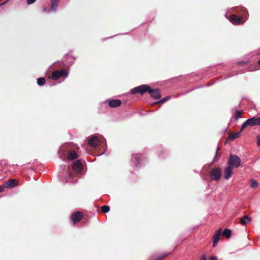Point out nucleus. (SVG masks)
<instances>
[{
    "instance_id": "aec40b11",
    "label": "nucleus",
    "mask_w": 260,
    "mask_h": 260,
    "mask_svg": "<svg viewBox=\"0 0 260 260\" xmlns=\"http://www.w3.org/2000/svg\"><path fill=\"white\" fill-rule=\"evenodd\" d=\"M46 83V79L45 78H39L37 79V84L40 86L44 85Z\"/></svg>"
},
{
    "instance_id": "473e14b6",
    "label": "nucleus",
    "mask_w": 260,
    "mask_h": 260,
    "mask_svg": "<svg viewBox=\"0 0 260 260\" xmlns=\"http://www.w3.org/2000/svg\"><path fill=\"white\" fill-rule=\"evenodd\" d=\"M3 191V187L0 186V192Z\"/></svg>"
},
{
    "instance_id": "dca6fc26",
    "label": "nucleus",
    "mask_w": 260,
    "mask_h": 260,
    "mask_svg": "<svg viewBox=\"0 0 260 260\" xmlns=\"http://www.w3.org/2000/svg\"><path fill=\"white\" fill-rule=\"evenodd\" d=\"M251 220V218L250 217L245 215L240 219V222L241 224L245 225L250 222Z\"/></svg>"
},
{
    "instance_id": "b1692460",
    "label": "nucleus",
    "mask_w": 260,
    "mask_h": 260,
    "mask_svg": "<svg viewBox=\"0 0 260 260\" xmlns=\"http://www.w3.org/2000/svg\"><path fill=\"white\" fill-rule=\"evenodd\" d=\"M170 98H171L170 96H168L166 98H165L159 100V101L156 102V104H163V103H165L166 102H167L168 100H169L170 99Z\"/></svg>"
},
{
    "instance_id": "f03ea898",
    "label": "nucleus",
    "mask_w": 260,
    "mask_h": 260,
    "mask_svg": "<svg viewBox=\"0 0 260 260\" xmlns=\"http://www.w3.org/2000/svg\"><path fill=\"white\" fill-rule=\"evenodd\" d=\"M260 125V117L256 118L253 117L251 118L247 119L241 125L240 132L243 131L247 126H253Z\"/></svg>"
},
{
    "instance_id": "9d476101",
    "label": "nucleus",
    "mask_w": 260,
    "mask_h": 260,
    "mask_svg": "<svg viewBox=\"0 0 260 260\" xmlns=\"http://www.w3.org/2000/svg\"><path fill=\"white\" fill-rule=\"evenodd\" d=\"M88 144L92 147H97L100 144L99 138L96 136L91 137L88 140Z\"/></svg>"
},
{
    "instance_id": "2eb2a0df",
    "label": "nucleus",
    "mask_w": 260,
    "mask_h": 260,
    "mask_svg": "<svg viewBox=\"0 0 260 260\" xmlns=\"http://www.w3.org/2000/svg\"><path fill=\"white\" fill-rule=\"evenodd\" d=\"M133 161L136 167L138 166L141 160V156L139 154H135L132 155V158Z\"/></svg>"
},
{
    "instance_id": "7ed1b4c3",
    "label": "nucleus",
    "mask_w": 260,
    "mask_h": 260,
    "mask_svg": "<svg viewBox=\"0 0 260 260\" xmlns=\"http://www.w3.org/2000/svg\"><path fill=\"white\" fill-rule=\"evenodd\" d=\"M68 71L63 69L61 70H55L52 73V79L56 80L61 77H67L68 76Z\"/></svg>"
},
{
    "instance_id": "393cba45",
    "label": "nucleus",
    "mask_w": 260,
    "mask_h": 260,
    "mask_svg": "<svg viewBox=\"0 0 260 260\" xmlns=\"http://www.w3.org/2000/svg\"><path fill=\"white\" fill-rule=\"evenodd\" d=\"M169 253L165 254L157 257L155 260H162L168 255Z\"/></svg>"
},
{
    "instance_id": "c85d7f7f",
    "label": "nucleus",
    "mask_w": 260,
    "mask_h": 260,
    "mask_svg": "<svg viewBox=\"0 0 260 260\" xmlns=\"http://www.w3.org/2000/svg\"><path fill=\"white\" fill-rule=\"evenodd\" d=\"M256 138L257 140V145L260 146V136H257Z\"/></svg>"
},
{
    "instance_id": "9b49d317",
    "label": "nucleus",
    "mask_w": 260,
    "mask_h": 260,
    "mask_svg": "<svg viewBox=\"0 0 260 260\" xmlns=\"http://www.w3.org/2000/svg\"><path fill=\"white\" fill-rule=\"evenodd\" d=\"M72 168L77 173H80L82 169V165L80 160H77L75 161L73 164Z\"/></svg>"
},
{
    "instance_id": "412c9836",
    "label": "nucleus",
    "mask_w": 260,
    "mask_h": 260,
    "mask_svg": "<svg viewBox=\"0 0 260 260\" xmlns=\"http://www.w3.org/2000/svg\"><path fill=\"white\" fill-rule=\"evenodd\" d=\"M250 186L252 188H256L258 186V183L254 179H252L250 181Z\"/></svg>"
},
{
    "instance_id": "bb28decb",
    "label": "nucleus",
    "mask_w": 260,
    "mask_h": 260,
    "mask_svg": "<svg viewBox=\"0 0 260 260\" xmlns=\"http://www.w3.org/2000/svg\"><path fill=\"white\" fill-rule=\"evenodd\" d=\"M72 177V174L71 173H69L67 177L66 178V182H68V179H69Z\"/></svg>"
},
{
    "instance_id": "20e7f679",
    "label": "nucleus",
    "mask_w": 260,
    "mask_h": 260,
    "mask_svg": "<svg viewBox=\"0 0 260 260\" xmlns=\"http://www.w3.org/2000/svg\"><path fill=\"white\" fill-rule=\"evenodd\" d=\"M241 159L236 155L231 154L228 161L229 166L238 168L241 165Z\"/></svg>"
},
{
    "instance_id": "1a4fd4ad",
    "label": "nucleus",
    "mask_w": 260,
    "mask_h": 260,
    "mask_svg": "<svg viewBox=\"0 0 260 260\" xmlns=\"http://www.w3.org/2000/svg\"><path fill=\"white\" fill-rule=\"evenodd\" d=\"M222 233V229H219L213 236V246L215 247L219 241V238Z\"/></svg>"
},
{
    "instance_id": "a211bd4d",
    "label": "nucleus",
    "mask_w": 260,
    "mask_h": 260,
    "mask_svg": "<svg viewBox=\"0 0 260 260\" xmlns=\"http://www.w3.org/2000/svg\"><path fill=\"white\" fill-rule=\"evenodd\" d=\"M59 0H51V10L53 11L56 10Z\"/></svg>"
},
{
    "instance_id": "0eeeda50",
    "label": "nucleus",
    "mask_w": 260,
    "mask_h": 260,
    "mask_svg": "<svg viewBox=\"0 0 260 260\" xmlns=\"http://www.w3.org/2000/svg\"><path fill=\"white\" fill-rule=\"evenodd\" d=\"M18 184V181L15 179H10L8 181L5 182L3 184V186H2L3 188H12Z\"/></svg>"
},
{
    "instance_id": "5701e85b",
    "label": "nucleus",
    "mask_w": 260,
    "mask_h": 260,
    "mask_svg": "<svg viewBox=\"0 0 260 260\" xmlns=\"http://www.w3.org/2000/svg\"><path fill=\"white\" fill-rule=\"evenodd\" d=\"M101 209L103 213H106L109 211L110 207L108 206L104 205L101 207Z\"/></svg>"
},
{
    "instance_id": "c756f323",
    "label": "nucleus",
    "mask_w": 260,
    "mask_h": 260,
    "mask_svg": "<svg viewBox=\"0 0 260 260\" xmlns=\"http://www.w3.org/2000/svg\"><path fill=\"white\" fill-rule=\"evenodd\" d=\"M210 258L211 260H217V258L216 256H211Z\"/></svg>"
},
{
    "instance_id": "6ab92c4d",
    "label": "nucleus",
    "mask_w": 260,
    "mask_h": 260,
    "mask_svg": "<svg viewBox=\"0 0 260 260\" xmlns=\"http://www.w3.org/2000/svg\"><path fill=\"white\" fill-rule=\"evenodd\" d=\"M232 235V232L230 229H225L222 235L225 236L227 239H229L231 237Z\"/></svg>"
},
{
    "instance_id": "423d86ee",
    "label": "nucleus",
    "mask_w": 260,
    "mask_h": 260,
    "mask_svg": "<svg viewBox=\"0 0 260 260\" xmlns=\"http://www.w3.org/2000/svg\"><path fill=\"white\" fill-rule=\"evenodd\" d=\"M229 20L234 25L242 24L245 22L243 18H240L235 14L230 15Z\"/></svg>"
},
{
    "instance_id": "7c9ffc66",
    "label": "nucleus",
    "mask_w": 260,
    "mask_h": 260,
    "mask_svg": "<svg viewBox=\"0 0 260 260\" xmlns=\"http://www.w3.org/2000/svg\"><path fill=\"white\" fill-rule=\"evenodd\" d=\"M246 62L244 61H240L238 62V64L239 65H243L244 64H245Z\"/></svg>"
},
{
    "instance_id": "f8f14e48",
    "label": "nucleus",
    "mask_w": 260,
    "mask_h": 260,
    "mask_svg": "<svg viewBox=\"0 0 260 260\" xmlns=\"http://www.w3.org/2000/svg\"><path fill=\"white\" fill-rule=\"evenodd\" d=\"M121 104V102L120 100L118 99L111 100L108 101L109 106L112 108L118 107L120 106Z\"/></svg>"
},
{
    "instance_id": "2f4dec72",
    "label": "nucleus",
    "mask_w": 260,
    "mask_h": 260,
    "mask_svg": "<svg viewBox=\"0 0 260 260\" xmlns=\"http://www.w3.org/2000/svg\"><path fill=\"white\" fill-rule=\"evenodd\" d=\"M219 150H220V148L219 147H217V149H216V155H217L218 152V151H219Z\"/></svg>"
},
{
    "instance_id": "4468645a",
    "label": "nucleus",
    "mask_w": 260,
    "mask_h": 260,
    "mask_svg": "<svg viewBox=\"0 0 260 260\" xmlns=\"http://www.w3.org/2000/svg\"><path fill=\"white\" fill-rule=\"evenodd\" d=\"M78 157L77 153L73 150L69 151L68 154L67 158L70 160L75 159Z\"/></svg>"
},
{
    "instance_id": "4be33fe9",
    "label": "nucleus",
    "mask_w": 260,
    "mask_h": 260,
    "mask_svg": "<svg viewBox=\"0 0 260 260\" xmlns=\"http://www.w3.org/2000/svg\"><path fill=\"white\" fill-rule=\"evenodd\" d=\"M243 113L242 111H237L235 115L234 118L236 120H238V119L242 117V115Z\"/></svg>"
},
{
    "instance_id": "a878e982",
    "label": "nucleus",
    "mask_w": 260,
    "mask_h": 260,
    "mask_svg": "<svg viewBox=\"0 0 260 260\" xmlns=\"http://www.w3.org/2000/svg\"><path fill=\"white\" fill-rule=\"evenodd\" d=\"M36 0H26L27 5H31L33 4Z\"/></svg>"
},
{
    "instance_id": "cd10ccee",
    "label": "nucleus",
    "mask_w": 260,
    "mask_h": 260,
    "mask_svg": "<svg viewBox=\"0 0 260 260\" xmlns=\"http://www.w3.org/2000/svg\"><path fill=\"white\" fill-rule=\"evenodd\" d=\"M200 260H207V258L205 254H203L201 256Z\"/></svg>"
},
{
    "instance_id": "f3484780",
    "label": "nucleus",
    "mask_w": 260,
    "mask_h": 260,
    "mask_svg": "<svg viewBox=\"0 0 260 260\" xmlns=\"http://www.w3.org/2000/svg\"><path fill=\"white\" fill-rule=\"evenodd\" d=\"M240 132L232 133L228 137L227 140L232 141L235 139L239 138L240 136Z\"/></svg>"
},
{
    "instance_id": "ddd939ff",
    "label": "nucleus",
    "mask_w": 260,
    "mask_h": 260,
    "mask_svg": "<svg viewBox=\"0 0 260 260\" xmlns=\"http://www.w3.org/2000/svg\"><path fill=\"white\" fill-rule=\"evenodd\" d=\"M233 172L232 167L229 166L224 171V177L225 179H229L232 175Z\"/></svg>"
},
{
    "instance_id": "39448f33",
    "label": "nucleus",
    "mask_w": 260,
    "mask_h": 260,
    "mask_svg": "<svg viewBox=\"0 0 260 260\" xmlns=\"http://www.w3.org/2000/svg\"><path fill=\"white\" fill-rule=\"evenodd\" d=\"M221 176V169L219 168H215L210 171V176L212 180L218 181Z\"/></svg>"
},
{
    "instance_id": "f704fd0d",
    "label": "nucleus",
    "mask_w": 260,
    "mask_h": 260,
    "mask_svg": "<svg viewBox=\"0 0 260 260\" xmlns=\"http://www.w3.org/2000/svg\"><path fill=\"white\" fill-rule=\"evenodd\" d=\"M5 3V2H4V3H3L2 4H0V6H1L2 5H3V4H4Z\"/></svg>"
},
{
    "instance_id": "f257e3e1",
    "label": "nucleus",
    "mask_w": 260,
    "mask_h": 260,
    "mask_svg": "<svg viewBox=\"0 0 260 260\" xmlns=\"http://www.w3.org/2000/svg\"><path fill=\"white\" fill-rule=\"evenodd\" d=\"M145 92H148L151 97L157 100L161 98L160 92L158 89H151L148 85L144 84L137 86L131 90V93L132 94L140 93L141 95Z\"/></svg>"
},
{
    "instance_id": "72a5a7b5",
    "label": "nucleus",
    "mask_w": 260,
    "mask_h": 260,
    "mask_svg": "<svg viewBox=\"0 0 260 260\" xmlns=\"http://www.w3.org/2000/svg\"><path fill=\"white\" fill-rule=\"evenodd\" d=\"M257 63L259 65H260V59L258 60V61H257Z\"/></svg>"
},
{
    "instance_id": "6e6552de",
    "label": "nucleus",
    "mask_w": 260,
    "mask_h": 260,
    "mask_svg": "<svg viewBox=\"0 0 260 260\" xmlns=\"http://www.w3.org/2000/svg\"><path fill=\"white\" fill-rule=\"evenodd\" d=\"M83 217V214L77 211L74 213L71 216V220L74 224H75L76 223L79 222L80 220L82 219Z\"/></svg>"
}]
</instances>
